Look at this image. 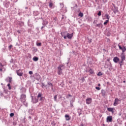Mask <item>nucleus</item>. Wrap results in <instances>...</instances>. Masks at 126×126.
Segmentation results:
<instances>
[{
  "mask_svg": "<svg viewBox=\"0 0 126 126\" xmlns=\"http://www.w3.org/2000/svg\"><path fill=\"white\" fill-rule=\"evenodd\" d=\"M64 68H65V67L64 66V65L63 64L60 65L58 67V71H57L58 74H59V75H62L63 73V70Z\"/></svg>",
  "mask_w": 126,
  "mask_h": 126,
  "instance_id": "obj_1",
  "label": "nucleus"
},
{
  "mask_svg": "<svg viewBox=\"0 0 126 126\" xmlns=\"http://www.w3.org/2000/svg\"><path fill=\"white\" fill-rule=\"evenodd\" d=\"M20 100L21 102H22L23 103H24V102L26 101V95L23 94H22L21 95Z\"/></svg>",
  "mask_w": 126,
  "mask_h": 126,
  "instance_id": "obj_2",
  "label": "nucleus"
},
{
  "mask_svg": "<svg viewBox=\"0 0 126 126\" xmlns=\"http://www.w3.org/2000/svg\"><path fill=\"white\" fill-rule=\"evenodd\" d=\"M120 103H121V100L119 98H115L113 105L114 106H118Z\"/></svg>",
  "mask_w": 126,
  "mask_h": 126,
  "instance_id": "obj_3",
  "label": "nucleus"
},
{
  "mask_svg": "<svg viewBox=\"0 0 126 126\" xmlns=\"http://www.w3.org/2000/svg\"><path fill=\"white\" fill-rule=\"evenodd\" d=\"M112 120H113V117L111 116H109L107 117L106 119V122L107 123H111Z\"/></svg>",
  "mask_w": 126,
  "mask_h": 126,
  "instance_id": "obj_4",
  "label": "nucleus"
},
{
  "mask_svg": "<svg viewBox=\"0 0 126 126\" xmlns=\"http://www.w3.org/2000/svg\"><path fill=\"white\" fill-rule=\"evenodd\" d=\"M118 47H119L120 50H122L123 54H124V53H125V52H126V47L123 46V47H122V46H121V45H118Z\"/></svg>",
  "mask_w": 126,
  "mask_h": 126,
  "instance_id": "obj_5",
  "label": "nucleus"
},
{
  "mask_svg": "<svg viewBox=\"0 0 126 126\" xmlns=\"http://www.w3.org/2000/svg\"><path fill=\"white\" fill-rule=\"evenodd\" d=\"M92 102V98L90 97L87 98L86 104H87V105H89V104H91Z\"/></svg>",
  "mask_w": 126,
  "mask_h": 126,
  "instance_id": "obj_6",
  "label": "nucleus"
},
{
  "mask_svg": "<svg viewBox=\"0 0 126 126\" xmlns=\"http://www.w3.org/2000/svg\"><path fill=\"white\" fill-rule=\"evenodd\" d=\"M66 37L68 39H71L72 37H73V33H67L66 34Z\"/></svg>",
  "mask_w": 126,
  "mask_h": 126,
  "instance_id": "obj_7",
  "label": "nucleus"
},
{
  "mask_svg": "<svg viewBox=\"0 0 126 126\" xmlns=\"http://www.w3.org/2000/svg\"><path fill=\"white\" fill-rule=\"evenodd\" d=\"M6 81L7 82H9V83H11V82L12 81V78L10 77H7L6 79Z\"/></svg>",
  "mask_w": 126,
  "mask_h": 126,
  "instance_id": "obj_8",
  "label": "nucleus"
},
{
  "mask_svg": "<svg viewBox=\"0 0 126 126\" xmlns=\"http://www.w3.org/2000/svg\"><path fill=\"white\" fill-rule=\"evenodd\" d=\"M113 62H114L115 63H117L118 62H120V59H119V58L117 57H114L113 59Z\"/></svg>",
  "mask_w": 126,
  "mask_h": 126,
  "instance_id": "obj_9",
  "label": "nucleus"
},
{
  "mask_svg": "<svg viewBox=\"0 0 126 126\" xmlns=\"http://www.w3.org/2000/svg\"><path fill=\"white\" fill-rule=\"evenodd\" d=\"M17 74L19 76H22L23 75V73L21 71V70H19L17 71Z\"/></svg>",
  "mask_w": 126,
  "mask_h": 126,
  "instance_id": "obj_10",
  "label": "nucleus"
},
{
  "mask_svg": "<svg viewBox=\"0 0 126 126\" xmlns=\"http://www.w3.org/2000/svg\"><path fill=\"white\" fill-rule=\"evenodd\" d=\"M121 58L122 61L126 60V56H125V53H122V54L121 56Z\"/></svg>",
  "mask_w": 126,
  "mask_h": 126,
  "instance_id": "obj_11",
  "label": "nucleus"
},
{
  "mask_svg": "<svg viewBox=\"0 0 126 126\" xmlns=\"http://www.w3.org/2000/svg\"><path fill=\"white\" fill-rule=\"evenodd\" d=\"M49 23V22H48V21L47 20H44L43 21V23H42V25H44V26H46V25H47V24Z\"/></svg>",
  "mask_w": 126,
  "mask_h": 126,
  "instance_id": "obj_12",
  "label": "nucleus"
},
{
  "mask_svg": "<svg viewBox=\"0 0 126 126\" xmlns=\"http://www.w3.org/2000/svg\"><path fill=\"white\" fill-rule=\"evenodd\" d=\"M65 118H66V121H69L70 120V118L69 117V115L66 114L65 115Z\"/></svg>",
  "mask_w": 126,
  "mask_h": 126,
  "instance_id": "obj_13",
  "label": "nucleus"
},
{
  "mask_svg": "<svg viewBox=\"0 0 126 126\" xmlns=\"http://www.w3.org/2000/svg\"><path fill=\"white\" fill-rule=\"evenodd\" d=\"M32 60L34 62H38V60H39V58L37 57H34Z\"/></svg>",
  "mask_w": 126,
  "mask_h": 126,
  "instance_id": "obj_14",
  "label": "nucleus"
},
{
  "mask_svg": "<svg viewBox=\"0 0 126 126\" xmlns=\"http://www.w3.org/2000/svg\"><path fill=\"white\" fill-rule=\"evenodd\" d=\"M107 110L109 111V112H112V113H114V108H108Z\"/></svg>",
  "mask_w": 126,
  "mask_h": 126,
  "instance_id": "obj_15",
  "label": "nucleus"
},
{
  "mask_svg": "<svg viewBox=\"0 0 126 126\" xmlns=\"http://www.w3.org/2000/svg\"><path fill=\"white\" fill-rule=\"evenodd\" d=\"M37 98H40V101H42V94L39 93L37 95Z\"/></svg>",
  "mask_w": 126,
  "mask_h": 126,
  "instance_id": "obj_16",
  "label": "nucleus"
},
{
  "mask_svg": "<svg viewBox=\"0 0 126 126\" xmlns=\"http://www.w3.org/2000/svg\"><path fill=\"white\" fill-rule=\"evenodd\" d=\"M89 72H90V73L91 74H93V73H94V71L93 70H92V69H90L89 70Z\"/></svg>",
  "mask_w": 126,
  "mask_h": 126,
  "instance_id": "obj_17",
  "label": "nucleus"
},
{
  "mask_svg": "<svg viewBox=\"0 0 126 126\" xmlns=\"http://www.w3.org/2000/svg\"><path fill=\"white\" fill-rule=\"evenodd\" d=\"M48 85L49 86H50V87H51V88H52V89H53V87H54V86L53 85V84H52V83L48 82Z\"/></svg>",
  "mask_w": 126,
  "mask_h": 126,
  "instance_id": "obj_18",
  "label": "nucleus"
},
{
  "mask_svg": "<svg viewBox=\"0 0 126 126\" xmlns=\"http://www.w3.org/2000/svg\"><path fill=\"white\" fill-rule=\"evenodd\" d=\"M41 87L42 88H45V87H46L47 86L45 85V84L44 83H41Z\"/></svg>",
  "mask_w": 126,
  "mask_h": 126,
  "instance_id": "obj_19",
  "label": "nucleus"
},
{
  "mask_svg": "<svg viewBox=\"0 0 126 126\" xmlns=\"http://www.w3.org/2000/svg\"><path fill=\"white\" fill-rule=\"evenodd\" d=\"M105 17L106 19H107V20H109V19H110V16H109L108 14L105 15Z\"/></svg>",
  "mask_w": 126,
  "mask_h": 126,
  "instance_id": "obj_20",
  "label": "nucleus"
},
{
  "mask_svg": "<svg viewBox=\"0 0 126 126\" xmlns=\"http://www.w3.org/2000/svg\"><path fill=\"white\" fill-rule=\"evenodd\" d=\"M7 87H8L9 90H11V87L10 86V84H7Z\"/></svg>",
  "mask_w": 126,
  "mask_h": 126,
  "instance_id": "obj_21",
  "label": "nucleus"
},
{
  "mask_svg": "<svg viewBox=\"0 0 126 126\" xmlns=\"http://www.w3.org/2000/svg\"><path fill=\"white\" fill-rule=\"evenodd\" d=\"M79 16H80V17H83V13H81V12H80L79 13Z\"/></svg>",
  "mask_w": 126,
  "mask_h": 126,
  "instance_id": "obj_22",
  "label": "nucleus"
},
{
  "mask_svg": "<svg viewBox=\"0 0 126 126\" xmlns=\"http://www.w3.org/2000/svg\"><path fill=\"white\" fill-rule=\"evenodd\" d=\"M108 22H109V20H106L105 22H104L103 23L104 25H107V23H108Z\"/></svg>",
  "mask_w": 126,
  "mask_h": 126,
  "instance_id": "obj_23",
  "label": "nucleus"
},
{
  "mask_svg": "<svg viewBox=\"0 0 126 126\" xmlns=\"http://www.w3.org/2000/svg\"><path fill=\"white\" fill-rule=\"evenodd\" d=\"M36 46H37V47H41V43H37Z\"/></svg>",
  "mask_w": 126,
  "mask_h": 126,
  "instance_id": "obj_24",
  "label": "nucleus"
},
{
  "mask_svg": "<svg viewBox=\"0 0 126 126\" xmlns=\"http://www.w3.org/2000/svg\"><path fill=\"white\" fill-rule=\"evenodd\" d=\"M57 95H55V96H54V100L55 101H57Z\"/></svg>",
  "mask_w": 126,
  "mask_h": 126,
  "instance_id": "obj_25",
  "label": "nucleus"
},
{
  "mask_svg": "<svg viewBox=\"0 0 126 126\" xmlns=\"http://www.w3.org/2000/svg\"><path fill=\"white\" fill-rule=\"evenodd\" d=\"M97 75L98 76H101V75H102V73H101V72H98Z\"/></svg>",
  "mask_w": 126,
  "mask_h": 126,
  "instance_id": "obj_26",
  "label": "nucleus"
},
{
  "mask_svg": "<svg viewBox=\"0 0 126 126\" xmlns=\"http://www.w3.org/2000/svg\"><path fill=\"white\" fill-rule=\"evenodd\" d=\"M101 25H102L101 24H98L96 25L97 27H100Z\"/></svg>",
  "mask_w": 126,
  "mask_h": 126,
  "instance_id": "obj_27",
  "label": "nucleus"
},
{
  "mask_svg": "<svg viewBox=\"0 0 126 126\" xmlns=\"http://www.w3.org/2000/svg\"><path fill=\"white\" fill-rule=\"evenodd\" d=\"M29 74H30L31 75L32 74H33V72L32 71H30L29 72Z\"/></svg>",
  "mask_w": 126,
  "mask_h": 126,
  "instance_id": "obj_28",
  "label": "nucleus"
},
{
  "mask_svg": "<svg viewBox=\"0 0 126 126\" xmlns=\"http://www.w3.org/2000/svg\"><path fill=\"white\" fill-rule=\"evenodd\" d=\"M10 117H13V116H14V113H10Z\"/></svg>",
  "mask_w": 126,
  "mask_h": 126,
  "instance_id": "obj_29",
  "label": "nucleus"
},
{
  "mask_svg": "<svg viewBox=\"0 0 126 126\" xmlns=\"http://www.w3.org/2000/svg\"><path fill=\"white\" fill-rule=\"evenodd\" d=\"M97 15L98 16H101V11L98 12V13H97Z\"/></svg>",
  "mask_w": 126,
  "mask_h": 126,
  "instance_id": "obj_30",
  "label": "nucleus"
},
{
  "mask_svg": "<svg viewBox=\"0 0 126 126\" xmlns=\"http://www.w3.org/2000/svg\"><path fill=\"white\" fill-rule=\"evenodd\" d=\"M72 103H73V101H70V105L71 107H73V104H72Z\"/></svg>",
  "mask_w": 126,
  "mask_h": 126,
  "instance_id": "obj_31",
  "label": "nucleus"
},
{
  "mask_svg": "<svg viewBox=\"0 0 126 126\" xmlns=\"http://www.w3.org/2000/svg\"><path fill=\"white\" fill-rule=\"evenodd\" d=\"M11 48H12V45H10V46H9V47H8L9 50H10Z\"/></svg>",
  "mask_w": 126,
  "mask_h": 126,
  "instance_id": "obj_32",
  "label": "nucleus"
},
{
  "mask_svg": "<svg viewBox=\"0 0 126 126\" xmlns=\"http://www.w3.org/2000/svg\"><path fill=\"white\" fill-rule=\"evenodd\" d=\"M95 89H96V90H100V87H95Z\"/></svg>",
  "mask_w": 126,
  "mask_h": 126,
  "instance_id": "obj_33",
  "label": "nucleus"
},
{
  "mask_svg": "<svg viewBox=\"0 0 126 126\" xmlns=\"http://www.w3.org/2000/svg\"><path fill=\"white\" fill-rule=\"evenodd\" d=\"M3 65H2V63H1L0 62V67H3Z\"/></svg>",
  "mask_w": 126,
  "mask_h": 126,
  "instance_id": "obj_34",
  "label": "nucleus"
},
{
  "mask_svg": "<svg viewBox=\"0 0 126 126\" xmlns=\"http://www.w3.org/2000/svg\"><path fill=\"white\" fill-rule=\"evenodd\" d=\"M49 6H50V7H52V6H53V3H50L49 4Z\"/></svg>",
  "mask_w": 126,
  "mask_h": 126,
  "instance_id": "obj_35",
  "label": "nucleus"
},
{
  "mask_svg": "<svg viewBox=\"0 0 126 126\" xmlns=\"http://www.w3.org/2000/svg\"><path fill=\"white\" fill-rule=\"evenodd\" d=\"M69 97H71V95L68 94L67 96H66V98H69Z\"/></svg>",
  "mask_w": 126,
  "mask_h": 126,
  "instance_id": "obj_36",
  "label": "nucleus"
},
{
  "mask_svg": "<svg viewBox=\"0 0 126 126\" xmlns=\"http://www.w3.org/2000/svg\"><path fill=\"white\" fill-rule=\"evenodd\" d=\"M124 61L122 60V61L120 62V65H123L122 63H123Z\"/></svg>",
  "mask_w": 126,
  "mask_h": 126,
  "instance_id": "obj_37",
  "label": "nucleus"
},
{
  "mask_svg": "<svg viewBox=\"0 0 126 126\" xmlns=\"http://www.w3.org/2000/svg\"><path fill=\"white\" fill-rule=\"evenodd\" d=\"M67 37L66 36H65V35L63 36V38H64V39H66Z\"/></svg>",
  "mask_w": 126,
  "mask_h": 126,
  "instance_id": "obj_38",
  "label": "nucleus"
},
{
  "mask_svg": "<svg viewBox=\"0 0 126 126\" xmlns=\"http://www.w3.org/2000/svg\"><path fill=\"white\" fill-rule=\"evenodd\" d=\"M44 27H45V26L43 25V26H42V27H41V29H43V28H44Z\"/></svg>",
  "mask_w": 126,
  "mask_h": 126,
  "instance_id": "obj_39",
  "label": "nucleus"
},
{
  "mask_svg": "<svg viewBox=\"0 0 126 126\" xmlns=\"http://www.w3.org/2000/svg\"><path fill=\"white\" fill-rule=\"evenodd\" d=\"M0 71H2V68H0Z\"/></svg>",
  "mask_w": 126,
  "mask_h": 126,
  "instance_id": "obj_40",
  "label": "nucleus"
},
{
  "mask_svg": "<svg viewBox=\"0 0 126 126\" xmlns=\"http://www.w3.org/2000/svg\"><path fill=\"white\" fill-rule=\"evenodd\" d=\"M17 32H18V33H20V31H17Z\"/></svg>",
  "mask_w": 126,
  "mask_h": 126,
  "instance_id": "obj_41",
  "label": "nucleus"
},
{
  "mask_svg": "<svg viewBox=\"0 0 126 126\" xmlns=\"http://www.w3.org/2000/svg\"><path fill=\"white\" fill-rule=\"evenodd\" d=\"M101 85L100 84H98V86H100Z\"/></svg>",
  "mask_w": 126,
  "mask_h": 126,
  "instance_id": "obj_42",
  "label": "nucleus"
},
{
  "mask_svg": "<svg viewBox=\"0 0 126 126\" xmlns=\"http://www.w3.org/2000/svg\"><path fill=\"white\" fill-rule=\"evenodd\" d=\"M80 126H83V124H81Z\"/></svg>",
  "mask_w": 126,
  "mask_h": 126,
  "instance_id": "obj_43",
  "label": "nucleus"
},
{
  "mask_svg": "<svg viewBox=\"0 0 126 126\" xmlns=\"http://www.w3.org/2000/svg\"><path fill=\"white\" fill-rule=\"evenodd\" d=\"M62 34V36H63V33H61Z\"/></svg>",
  "mask_w": 126,
  "mask_h": 126,
  "instance_id": "obj_44",
  "label": "nucleus"
},
{
  "mask_svg": "<svg viewBox=\"0 0 126 126\" xmlns=\"http://www.w3.org/2000/svg\"><path fill=\"white\" fill-rule=\"evenodd\" d=\"M124 82H126V81H124Z\"/></svg>",
  "mask_w": 126,
  "mask_h": 126,
  "instance_id": "obj_45",
  "label": "nucleus"
},
{
  "mask_svg": "<svg viewBox=\"0 0 126 126\" xmlns=\"http://www.w3.org/2000/svg\"><path fill=\"white\" fill-rule=\"evenodd\" d=\"M31 117H30V119H31Z\"/></svg>",
  "mask_w": 126,
  "mask_h": 126,
  "instance_id": "obj_46",
  "label": "nucleus"
},
{
  "mask_svg": "<svg viewBox=\"0 0 126 126\" xmlns=\"http://www.w3.org/2000/svg\"><path fill=\"white\" fill-rule=\"evenodd\" d=\"M31 117H30V119H31Z\"/></svg>",
  "mask_w": 126,
  "mask_h": 126,
  "instance_id": "obj_47",
  "label": "nucleus"
}]
</instances>
